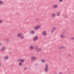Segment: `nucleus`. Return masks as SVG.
I'll list each match as a JSON object with an SVG mask.
<instances>
[{
	"mask_svg": "<svg viewBox=\"0 0 74 74\" xmlns=\"http://www.w3.org/2000/svg\"><path fill=\"white\" fill-rule=\"evenodd\" d=\"M73 40H74V37H73Z\"/></svg>",
	"mask_w": 74,
	"mask_h": 74,
	"instance_id": "28",
	"label": "nucleus"
},
{
	"mask_svg": "<svg viewBox=\"0 0 74 74\" xmlns=\"http://www.w3.org/2000/svg\"><path fill=\"white\" fill-rule=\"evenodd\" d=\"M30 49H32L33 50L34 49V46H32V45H31V46H30Z\"/></svg>",
	"mask_w": 74,
	"mask_h": 74,
	"instance_id": "15",
	"label": "nucleus"
},
{
	"mask_svg": "<svg viewBox=\"0 0 74 74\" xmlns=\"http://www.w3.org/2000/svg\"><path fill=\"white\" fill-rule=\"evenodd\" d=\"M52 17H55L56 16V14L54 13L53 14L51 15Z\"/></svg>",
	"mask_w": 74,
	"mask_h": 74,
	"instance_id": "14",
	"label": "nucleus"
},
{
	"mask_svg": "<svg viewBox=\"0 0 74 74\" xmlns=\"http://www.w3.org/2000/svg\"><path fill=\"white\" fill-rule=\"evenodd\" d=\"M63 0H60L59 2H62L63 1Z\"/></svg>",
	"mask_w": 74,
	"mask_h": 74,
	"instance_id": "24",
	"label": "nucleus"
},
{
	"mask_svg": "<svg viewBox=\"0 0 74 74\" xmlns=\"http://www.w3.org/2000/svg\"><path fill=\"white\" fill-rule=\"evenodd\" d=\"M47 32L45 31L43 32V34L44 36H45V35H47Z\"/></svg>",
	"mask_w": 74,
	"mask_h": 74,
	"instance_id": "13",
	"label": "nucleus"
},
{
	"mask_svg": "<svg viewBox=\"0 0 74 74\" xmlns=\"http://www.w3.org/2000/svg\"><path fill=\"white\" fill-rule=\"evenodd\" d=\"M32 60H36V57L34 56H32L31 57Z\"/></svg>",
	"mask_w": 74,
	"mask_h": 74,
	"instance_id": "12",
	"label": "nucleus"
},
{
	"mask_svg": "<svg viewBox=\"0 0 74 74\" xmlns=\"http://www.w3.org/2000/svg\"><path fill=\"white\" fill-rule=\"evenodd\" d=\"M65 48V47L64 46H60L59 47V49H64Z\"/></svg>",
	"mask_w": 74,
	"mask_h": 74,
	"instance_id": "17",
	"label": "nucleus"
},
{
	"mask_svg": "<svg viewBox=\"0 0 74 74\" xmlns=\"http://www.w3.org/2000/svg\"><path fill=\"white\" fill-rule=\"evenodd\" d=\"M17 36V37H19V35L18 34Z\"/></svg>",
	"mask_w": 74,
	"mask_h": 74,
	"instance_id": "26",
	"label": "nucleus"
},
{
	"mask_svg": "<svg viewBox=\"0 0 74 74\" xmlns=\"http://www.w3.org/2000/svg\"><path fill=\"white\" fill-rule=\"evenodd\" d=\"M20 61L22 62V63H23L25 62V60L24 59H21L20 60Z\"/></svg>",
	"mask_w": 74,
	"mask_h": 74,
	"instance_id": "16",
	"label": "nucleus"
},
{
	"mask_svg": "<svg viewBox=\"0 0 74 74\" xmlns=\"http://www.w3.org/2000/svg\"><path fill=\"white\" fill-rule=\"evenodd\" d=\"M19 65L20 66H22V62H20L19 63Z\"/></svg>",
	"mask_w": 74,
	"mask_h": 74,
	"instance_id": "21",
	"label": "nucleus"
},
{
	"mask_svg": "<svg viewBox=\"0 0 74 74\" xmlns=\"http://www.w3.org/2000/svg\"><path fill=\"white\" fill-rule=\"evenodd\" d=\"M3 22V20H0V23H1Z\"/></svg>",
	"mask_w": 74,
	"mask_h": 74,
	"instance_id": "22",
	"label": "nucleus"
},
{
	"mask_svg": "<svg viewBox=\"0 0 74 74\" xmlns=\"http://www.w3.org/2000/svg\"><path fill=\"white\" fill-rule=\"evenodd\" d=\"M35 31H31L29 32L30 34H34Z\"/></svg>",
	"mask_w": 74,
	"mask_h": 74,
	"instance_id": "11",
	"label": "nucleus"
},
{
	"mask_svg": "<svg viewBox=\"0 0 74 74\" xmlns=\"http://www.w3.org/2000/svg\"><path fill=\"white\" fill-rule=\"evenodd\" d=\"M1 63H0V66H1Z\"/></svg>",
	"mask_w": 74,
	"mask_h": 74,
	"instance_id": "27",
	"label": "nucleus"
},
{
	"mask_svg": "<svg viewBox=\"0 0 74 74\" xmlns=\"http://www.w3.org/2000/svg\"><path fill=\"white\" fill-rule=\"evenodd\" d=\"M5 49V48L3 47L1 48L0 49L1 51H4Z\"/></svg>",
	"mask_w": 74,
	"mask_h": 74,
	"instance_id": "7",
	"label": "nucleus"
},
{
	"mask_svg": "<svg viewBox=\"0 0 74 74\" xmlns=\"http://www.w3.org/2000/svg\"><path fill=\"white\" fill-rule=\"evenodd\" d=\"M56 30V27H54L53 28V30L51 32V33H53V31H54V30Z\"/></svg>",
	"mask_w": 74,
	"mask_h": 74,
	"instance_id": "8",
	"label": "nucleus"
},
{
	"mask_svg": "<svg viewBox=\"0 0 74 74\" xmlns=\"http://www.w3.org/2000/svg\"><path fill=\"white\" fill-rule=\"evenodd\" d=\"M57 15L58 16H60V12H57Z\"/></svg>",
	"mask_w": 74,
	"mask_h": 74,
	"instance_id": "9",
	"label": "nucleus"
},
{
	"mask_svg": "<svg viewBox=\"0 0 74 74\" xmlns=\"http://www.w3.org/2000/svg\"><path fill=\"white\" fill-rule=\"evenodd\" d=\"M49 67V64H46L45 65V71L47 72L48 71V67Z\"/></svg>",
	"mask_w": 74,
	"mask_h": 74,
	"instance_id": "1",
	"label": "nucleus"
},
{
	"mask_svg": "<svg viewBox=\"0 0 74 74\" xmlns=\"http://www.w3.org/2000/svg\"><path fill=\"white\" fill-rule=\"evenodd\" d=\"M4 59H8V56H5L4 57Z\"/></svg>",
	"mask_w": 74,
	"mask_h": 74,
	"instance_id": "18",
	"label": "nucleus"
},
{
	"mask_svg": "<svg viewBox=\"0 0 74 74\" xmlns=\"http://www.w3.org/2000/svg\"><path fill=\"white\" fill-rule=\"evenodd\" d=\"M38 37L37 36H36L35 37V38L34 39V40L36 41L37 40H38Z\"/></svg>",
	"mask_w": 74,
	"mask_h": 74,
	"instance_id": "10",
	"label": "nucleus"
},
{
	"mask_svg": "<svg viewBox=\"0 0 74 74\" xmlns=\"http://www.w3.org/2000/svg\"><path fill=\"white\" fill-rule=\"evenodd\" d=\"M53 7L55 8H56L58 7V5L56 4L53 6Z\"/></svg>",
	"mask_w": 74,
	"mask_h": 74,
	"instance_id": "6",
	"label": "nucleus"
},
{
	"mask_svg": "<svg viewBox=\"0 0 74 74\" xmlns=\"http://www.w3.org/2000/svg\"><path fill=\"white\" fill-rule=\"evenodd\" d=\"M60 37L62 38H64L66 37V36L64 34H61L60 35Z\"/></svg>",
	"mask_w": 74,
	"mask_h": 74,
	"instance_id": "3",
	"label": "nucleus"
},
{
	"mask_svg": "<svg viewBox=\"0 0 74 74\" xmlns=\"http://www.w3.org/2000/svg\"><path fill=\"white\" fill-rule=\"evenodd\" d=\"M19 36L21 38H24V36H22V34L21 33H19Z\"/></svg>",
	"mask_w": 74,
	"mask_h": 74,
	"instance_id": "4",
	"label": "nucleus"
},
{
	"mask_svg": "<svg viewBox=\"0 0 74 74\" xmlns=\"http://www.w3.org/2000/svg\"><path fill=\"white\" fill-rule=\"evenodd\" d=\"M2 45V43H0V45Z\"/></svg>",
	"mask_w": 74,
	"mask_h": 74,
	"instance_id": "25",
	"label": "nucleus"
},
{
	"mask_svg": "<svg viewBox=\"0 0 74 74\" xmlns=\"http://www.w3.org/2000/svg\"><path fill=\"white\" fill-rule=\"evenodd\" d=\"M40 27H41V25H38L35 27H34V29H35V30H38L39 29Z\"/></svg>",
	"mask_w": 74,
	"mask_h": 74,
	"instance_id": "2",
	"label": "nucleus"
},
{
	"mask_svg": "<svg viewBox=\"0 0 74 74\" xmlns=\"http://www.w3.org/2000/svg\"><path fill=\"white\" fill-rule=\"evenodd\" d=\"M27 67H25L24 68V70H27Z\"/></svg>",
	"mask_w": 74,
	"mask_h": 74,
	"instance_id": "20",
	"label": "nucleus"
},
{
	"mask_svg": "<svg viewBox=\"0 0 74 74\" xmlns=\"http://www.w3.org/2000/svg\"><path fill=\"white\" fill-rule=\"evenodd\" d=\"M41 62H43V63H45V62H46V61L45 60H41Z\"/></svg>",
	"mask_w": 74,
	"mask_h": 74,
	"instance_id": "19",
	"label": "nucleus"
},
{
	"mask_svg": "<svg viewBox=\"0 0 74 74\" xmlns=\"http://www.w3.org/2000/svg\"><path fill=\"white\" fill-rule=\"evenodd\" d=\"M36 49L38 52H40L42 51V49L41 48H36Z\"/></svg>",
	"mask_w": 74,
	"mask_h": 74,
	"instance_id": "5",
	"label": "nucleus"
},
{
	"mask_svg": "<svg viewBox=\"0 0 74 74\" xmlns=\"http://www.w3.org/2000/svg\"><path fill=\"white\" fill-rule=\"evenodd\" d=\"M3 2L1 1H0V4H3Z\"/></svg>",
	"mask_w": 74,
	"mask_h": 74,
	"instance_id": "23",
	"label": "nucleus"
}]
</instances>
